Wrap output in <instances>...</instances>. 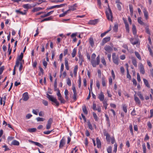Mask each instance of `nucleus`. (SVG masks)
Instances as JSON below:
<instances>
[{
  "label": "nucleus",
  "instance_id": "f257e3e1",
  "mask_svg": "<svg viewBox=\"0 0 153 153\" xmlns=\"http://www.w3.org/2000/svg\"><path fill=\"white\" fill-rule=\"evenodd\" d=\"M108 9L106 11V14L107 19L109 20L112 21L113 15L109 5H108Z\"/></svg>",
  "mask_w": 153,
  "mask_h": 153
},
{
  "label": "nucleus",
  "instance_id": "f03ea898",
  "mask_svg": "<svg viewBox=\"0 0 153 153\" xmlns=\"http://www.w3.org/2000/svg\"><path fill=\"white\" fill-rule=\"evenodd\" d=\"M47 97L51 101L56 104V106H58L59 105V103L57 101V99L53 97L51 95H50L48 94H47Z\"/></svg>",
  "mask_w": 153,
  "mask_h": 153
},
{
  "label": "nucleus",
  "instance_id": "7ed1b4c3",
  "mask_svg": "<svg viewBox=\"0 0 153 153\" xmlns=\"http://www.w3.org/2000/svg\"><path fill=\"white\" fill-rule=\"evenodd\" d=\"M100 57L99 55H98L96 58V60L95 59L91 60V64L94 67H95L97 65H99L100 62Z\"/></svg>",
  "mask_w": 153,
  "mask_h": 153
},
{
  "label": "nucleus",
  "instance_id": "20e7f679",
  "mask_svg": "<svg viewBox=\"0 0 153 153\" xmlns=\"http://www.w3.org/2000/svg\"><path fill=\"white\" fill-rule=\"evenodd\" d=\"M112 57L113 62L116 65H118L119 63L118 56H116L115 53H114L112 54Z\"/></svg>",
  "mask_w": 153,
  "mask_h": 153
},
{
  "label": "nucleus",
  "instance_id": "39448f33",
  "mask_svg": "<svg viewBox=\"0 0 153 153\" xmlns=\"http://www.w3.org/2000/svg\"><path fill=\"white\" fill-rule=\"evenodd\" d=\"M110 39L111 38L110 36H108L103 38L102 39V42L101 43V45L102 46L105 43L109 41Z\"/></svg>",
  "mask_w": 153,
  "mask_h": 153
},
{
  "label": "nucleus",
  "instance_id": "423d86ee",
  "mask_svg": "<svg viewBox=\"0 0 153 153\" xmlns=\"http://www.w3.org/2000/svg\"><path fill=\"white\" fill-rule=\"evenodd\" d=\"M53 120L52 118H50L48 121V123L46 126V129H49L51 128V125L53 122Z\"/></svg>",
  "mask_w": 153,
  "mask_h": 153
},
{
  "label": "nucleus",
  "instance_id": "0eeeda50",
  "mask_svg": "<svg viewBox=\"0 0 153 153\" xmlns=\"http://www.w3.org/2000/svg\"><path fill=\"white\" fill-rule=\"evenodd\" d=\"M66 4H62L60 5H56L52 6H51L48 8H47V9L50 10L53 9L55 8H59L65 6Z\"/></svg>",
  "mask_w": 153,
  "mask_h": 153
},
{
  "label": "nucleus",
  "instance_id": "6e6552de",
  "mask_svg": "<svg viewBox=\"0 0 153 153\" xmlns=\"http://www.w3.org/2000/svg\"><path fill=\"white\" fill-rule=\"evenodd\" d=\"M104 49L105 51L108 53H111L113 51V48L109 45H105Z\"/></svg>",
  "mask_w": 153,
  "mask_h": 153
},
{
  "label": "nucleus",
  "instance_id": "1a4fd4ad",
  "mask_svg": "<svg viewBox=\"0 0 153 153\" xmlns=\"http://www.w3.org/2000/svg\"><path fill=\"white\" fill-rule=\"evenodd\" d=\"M29 141L30 142L34 144L35 145L37 146H39V147H40L41 148H44V146H43L39 143L34 142V141H33L31 140H29Z\"/></svg>",
  "mask_w": 153,
  "mask_h": 153
},
{
  "label": "nucleus",
  "instance_id": "9d476101",
  "mask_svg": "<svg viewBox=\"0 0 153 153\" xmlns=\"http://www.w3.org/2000/svg\"><path fill=\"white\" fill-rule=\"evenodd\" d=\"M23 100L25 101H27L28 100L29 97L28 96L27 92H26L23 94Z\"/></svg>",
  "mask_w": 153,
  "mask_h": 153
},
{
  "label": "nucleus",
  "instance_id": "9b49d317",
  "mask_svg": "<svg viewBox=\"0 0 153 153\" xmlns=\"http://www.w3.org/2000/svg\"><path fill=\"white\" fill-rule=\"evenodd\" d=\"M65 144V139L63 137L62 139L60 140V143L59 146V148L60 149L62 148V147L64 146Z\"/></svg>",
  "mask_w": 153,
  "mask_h": 153
},
{
  "label": "nucleus",
  "instance_id": "f8f14e48",
  "mask_svg": "<svg viewBox=\"0 0 153 153\" xmlns=\"http://www.w3.org/2000/svg\"><path fill=\"white\" fill-rule=\"evenodd\" d=\"M99 22V19H97L94 20H90L89 22V24L91 25H95Z\"/></svg>",
  "mask_w": 153,
  "mask_h": 153
},
{
  "label": "nucleus",
  "instance_id": "ddd939ff",
  "mask_svg": "<svg viewBox=\"0 0 153 153\" xmlns=\"http://www.w3.org/2000/svg\"><path fill=\"white\" fill-rule=\"evenodd\" d=\"M140 72L141 73L144 74H145V70L143 65L142 63L140 64Z\"/></svg>",
  "mask_w": 153,
  "mask_h": 153
},
{
  "label": "nucleus",
  "instance_id": "4468645a",
  "mask_svg": "<svg viewBox=\"0 0 153 153\" xmlns=\"http://www.w3.org/2000/svg\"><path fill=\"white\" fill-rule=\"evenodd\" d=\"M98 98L101 101H103L104 99V96L102 92H101L100 94H99Z\"/></svg>",
  "mask_w": 153,
  "mask_h": 153
},
{
  "label": "nucleus",
  "instance_id": "2eb2a0df",
  "mask_svg": "<svg viewBox=\"0 0 153 153\" xmlns=\"http://www.w3.org/2000/svg\"><path fill=\"white\" fill-rule=\"evenodd\" d=\"M104 134L105 136H106V140L108 142H110V136L109 134L105 131L104 132Z\"/></svg>",
  "mask_w": 153,
  "mask_h": 153
},
{
  "label": "nucleus",
  "instance_id": "dca6fc26",
  "mask_svg": "<svg viewBox=\"0 0 153 153\" xmlns=\"http://www.w3.org/2000/svg\"><path fill=\"white\" fill-rule=\"evenodd\" d=\"M22 7L24 8L27 9H31L32 8L31 5L28 4H23L22 5Z\"/></svg>",
  "mask_w": 153,
  "mask_h": 153
},
{
  "label": "nucleus",
  "instance_id": "f3484780",
  "mask_svg": "<svg viewBox=\"0 0 153 153\" xmlns=\"http://www.w3.org/2000/svg\"><path fill=\"white\" fill-rule=\"evenodd\" d=\"M53 11H51L50 12H48L47 14L41 16V17L42 18H43L47 16H49L51 14H52L53 13Z\"/></svg>",
  "mask_w": 153,
  "mask_h": 153
},
{
  "label": "nucleus",
  "instance_id": "a211bd4d",
  "mask_svg": "<svg viewBox=\"0 0 153 153\" xmlns=\"http://www.w3.org/2000/svg\"><path fill=\"white\" fill-rule=\"evenodd\" d=\"M97 144L98 148H100L101 147V142L100 140L97 137L96 138Z\"/></svg>",
  "mask_w": 153,
  "mask_h": 153
},
{
  "label": "nucleus",
  "instance_id": "6ab92c4d",
  "mask_svg": "<svg viewBox=\"0 0 153 153\" xmlns=\"http://www.w3.org/2000/svg\"><path fill=\"white\" fill-rule=\"evenodd\" d=\"M144 16L146 19H148V12L146 9H144L143 11Z\"/></svg>",
  "mask_w": 153,
  "mask_h": 153
},
{
  "label": "nucleus",
  "instance_id": "aec40b11",
  "mask_svg": "<svg viewBox=\"0 0 153 153\" xmlns=\"http://www.w3.org/2000/svg\"><path fill=\"white\" fill-rule=\"evenodd\" d=\"M132 30L133 34L134 35H136L137 33V30L136 26L134 25H132Z\"/></svg>",
  "mask_w": 153,
  "mask_h": 153
},
{
  "label": "nucleus",
  "instance_id": "412c9836",
  "mask_svg": "<svg viewBox=\"0 0 153 153\" xmlns=\"http://www.w3.org/2000/svg\"><path fill=\"white\" fill-rule=\"evenodd\" d=\"M19 142L16 140H13L12 143L11 144L15 146H19Z\"/></svg>",
  "mask_w": 153,
  "mask_h": 153
},
{
  "label": "nucleus",
  "instance_id": "4be33fe9",
  "mask_svg": "<svg viewBox=\"0 0 153 153\" xmlns=\"http://www.w3.org/2000/svg\"><path fill=\"white\" fill-rule=\"evenodd\" d=\"M77 7V4H75L74 5L71 6L69 7V8H70L71 10H76V7Z\"/></svg>",
  "mask_w": 153,
  "mask_h": 153
},
{
  "label": "nucleus",
  "instance_id": "5701e85b",
  "mask_svg": "<svg viewBox=\"0 0 153 153\" xmlns=\"http://www.w3.org/2000/svg\"><path fill=\"white\" fill-rule=\"evenodd\" d=\"M52 19H53L52 16H50L48 18L44 19H43L41 21V22H42L44 21H49V20H51Z\"/></svg>",
  "mask_w": 153,
  "mask_h": 153
},
{
  "label": "nucleus",
  "instance_id": "b1692460",
  "mask_svg": "<svg viewBox=\"0 0 153 153\" xmlns=\"http://www.w3.org/2000/svg\"><path fill=\"white\" fill-rule=\"evenodd\" d=\"M89 42L91 47H93L94 45V43L93 39L91 37L89 39Z\"/></svg>",
  "mask_w": 153,
  "mask_h": 153
},
{
  "label": "nucleus",
  "instance_id": "393cba45",
  "mask_svg": "<svg viewBox=\"0 0 153 153\" xmlns=\"http://www.w3.org/2000/svg\"><path fill=\"white\" fill-rule=\"evenodd\" d=\"M143 80L145 85L147 87L149 88L150 86L148 83V80L145 79H143Z\"/></svg>",
  "mask_w": 153,
  "mask_h": 153
},
{
  "label": "nucleus",
  "instance_id": "a878e982",
  "mask_svg": "<svg viewBox=\"0 0 153 153\" xmlns=\"http://www.w3.org/2000/svg\"><path fill=\"white\" fill-rule=\"evenodd\" d=\"M132 62L133 65L135 67H137V63L136 59L135 58H132Z\"/></svg>",
  "mask_w": 153,
  "mask_h": 153
},
{
  "label": "nucleus",
  "instance_id": "bb28decb",
  "mask_svg": "<svg viewBox=\"0 0 153 153\" xmlns=\"http://www.w3.org/2000/svg\"><path fill=\"white\" fill-rule=\"evenodd\" d=\"M64 64L63 63H62L61 64V69L60 70V77H61L62 75V72L64 70Z\"/></svg>",
  "mask_w": 153,
  "mask_h": 153
},
{
  "label": "nucleus",
  "instance_id": "cd10ccee",
  "mask_svg": "<svg viewBox=\"0 0 153 153\" xmlns=\"http://www.w3.org/2000/svg\"><path fill=\"white\" fill-rule=\"evenodd\" d=\"M137 95L142 100H144V98L140 92H139L137 93Z\"/></svg>",
  "mask_w": 153,
  "mask_h": 153
},
{
  "label": "nucleus",
  "instance_id": "c85d7f7f",
  "mask_svg": "<svg viewBox=\"0 0 153 153\" xmlns=\"http://www.w3.org/2000/svg\"><path fill=\"white\" fill-rule=\"evenodd\" d=\"M82 109L83 111L85 114H88V111L87 110L86 107L85 105L82 106Z\"/></svg>",
  "mask_w": 153,
  "mask_h": 153
},
{
  "label": "nucleus",
  "instance_id": "c756f323",
  "mask_svg": "<svg viewBox=\"0 0 153 153\" xmlns=\"http://www.w3.org/2000/svg\"><path fill=\"white\" fill-rule=\"evenodd\" d=\"M137 21L140 24L143 25H144V23L141 20V18L140 17L138 18Z\"/></svg>",
  "mask_w": 153,
  "mask_h": 153
},
{
  "label": "nucleus",
  "instance_id": "7c9ffc66",
  "mask_svg": "<svg viewBox=\"0 0 153 153\" xmlns=\"http://www.w3.org/2000/svg\"><path fill=\"white\" fill-rule=\"evenodd\" d=\"M102 85L103 86H105L106 85V82L105 78L104 77H102Z\"/></svg>",
  "mask_w": 153,
  "mask_h": 153
},
{
  "label": "nucleus",
  "instance_id": "2f4dec72",
  "mask_svg": "<svg viewBox=\"0 0 153 153\" xmlns=\"http://www.w3.org/2000/svg\"><path fill=\"white\" fill-rule=\"evenodd\" d=\"M76 49L75 48H74L73 50V52H72V53H71L72 57H74L76 55Z\"/></svg>",
  "mask_w": 153,
  "mask_h": 153
},
{
  "label": "nucleus",
  "instance_id": "473e14b6",
  "mask_svg": "<svg viewBox=\"0 0 153 153\" xmlns=\"http://www.w3.org/2000/svg\"><path fill=\"white\" fill-rule=\"evenodd\" d=\"M134 100L136 102L138 103L139 104L140 103V100L139 98L135 96V95L134 96Z\"/></svg>",
  "mask_w": 153,
  "mask_h": 153
},
{
  "label": "nucleus",
  "instance_id": "72a5a7b5",
  "mask_svg": "<svg viewBox=\"0 0 153 153\" xmlns=\"http://www.w3.org/2000/svg\"><path fill=\"white\" fill-rule=\"evenodd\" d=\"M133 40H134V39L133 38H131L130 39V41L132 45H136L138 43V41H136L135 42H134Z\"/></svg>",
  "mask_w": 153,
  "mask_h": 153
},
{
  "label": "nucleus",
  "instance_id": "f704fd0d",
  "mask_svg": "<svg viewBox=\"0 0 153 153\" xmlns=\"http://www.w3.org/2000/svg\"><path fill=\"white\" fill-rule=\"evenodd\" d=\"M57 79H56L54 81V91H56L57 89H58V88H57Z\"/></svg>",
  "mask_w": 153,
  "mask_h": 153
},
{
  "label": "nucleus",
  "instance_id": "c9c22d12",
  "mask_svg": "<svg viewBox=\"0 0 153 153\" xmlns=\"http://www.w3.org/2000/svg\"><path fill=\"white\" fill-rule=\"evenodd\" d=\"M28 130L30 132H33L36 131V129L35 128H29L28 129Z\"/></svg>",
  "mask_w": 153,
  "mask_h": 153
},
{
  "label": "nucleus",
  "instance_id": "e433bc0d",
  "mask_svg": "<svg viewBox=\"0 0 153 153\" xmlns=\"http://www.w3.org/2000/svg\"><path fill=\"white\" fill-rule=\"evenodd\" d=\"M101 62L103 64V65L106 66V63L105 60V58L104 57H102L101 59Z\"/></svg>",
  "mask_w": 153,
  "mask_h": 153
},
{
  "label": "nucleus",
  "instance_id": "4c0bfd02",
  "mask_svg": "<svg viewBox=\"0 0 153 153\" xmlns=\"http://www.w3.org/2000/svg\"><path fill=\"white\" fill-rule=\"evenodd\" d=\"M118 28V25L117 24H115L114 25V27H113V30L115 32L117 31Z\"/></svg>",
  "mask_w": 153,
  "mask_h": 153
},
{
  "label": "nucleus",
  "instance_id": "58836bf2",
  "mask_svg": "<svg viewBox=\"0 0 153 153\" xmlns=\"http://www.w3.org/2000/svg\"><path fill=\"white\" fill-rule=\"evenodd\" d=\"M135 54L136 56L139 60H141V58L140 56V55L138 52H135Z\"/></svg>",
  "mask_w": 153,
  "mask_h": 153
},
{
  "label": "nucleus",
  "instance_id": "ea45409f",
  "mask_svg": "<svg viewBox=\"0 0 153 153\" xmlns=\"http://www.w3.org/2000/svg\"><path fill=\"white\" fill-rule=\"evenodd\" d=\"M78 69V66L76 65L74 67V74L75 75H76L77 74V71Z\"/></svg>",
  "mask_w": 153,
  "mask_h": 153
},
{
  "label": "nucleus",
  "instance_id": "a19ab883",
  "mask_svg": "<svg viewBox=\"0 0 153 153\" xmlns=\"http://www.w3.org/2000/svg\"><path fill=\"white\" fill-rule=\"evenodd\" d=\"M36 120L38 122L43 121L45 120V119L44 118L38 117L36 118Z\"/></svg>",
  "mask_w": 153,
  "mask_h": 153
},
{
  "label": "nucleus",
  "instance_id": "79ce46f5",
  "mask_svg": "<svg viewBox=\"0 0 153 153\" xmlns=\"http://www.w3.org/2000/svg\"><path fill=\"white\" fill-rule=\"evenodd\" d=\"M67 83L69 86L71 85V80L69 78H68L67 79Z\"/></svg>",
  "mask_w": 153,
  "mask_h": 153
},
{
  "label": "nucleus",
  "instance_id": "37998d69",
  "mask_svg": "<svg viewBox=\"0 0 153 153\" xmlns=\"http://www.w3.org/2000/svg\"><path fill=\"white\" fill-rule=\"evenodd\" d=\"M143 153H146V147L145 144L143 143Z\"/></svg>",
  "mask_w": 153,
  "mask_h": 153
},
{
  "label": "nucleus",
  "instance_id": "c03bdc74",
  "mask_svg": "<svg viewBox=\"0 0 153 153\" xmlns=\"http://www.w3.org/2000/svg\"><path fill=\"white\" fill-rule=\"evenodd\" d=\"M127 77L130 80L131 79V76H130L128 69H127Z\"/></svg>",
  "mask_w": 153,
  "mask_h": 153
},
{
  "label": "nucleus",
  "instance_id": "a18cd8bd",
  "mask_svg": "<svg viewBox=\"0 0 153 153\" xmlns=\"http://www.w3.org/2000/svg\"><path fill=\"white\" fill-rule=\"evenodd\" d=\"M145 29L146 31V33H147L149 35H150L151 33L148 27H146Z\"/></svg>",
  "mask_w": 153,
  "mask_h": 153
},
{
  "label": "nucleus",
  "instance_id": "49530a36",
  "mask_svg": "<svg viewBox=\"0 0 153 153\" xmlns=\"http://www.w3.org/2000/svg\"><path fill=\"white\" fill-rule=\"evenodd\" d=\"M123 110L126 113L127 112V106L125 105H123Z\"/></svg>",
  "mask_w": 153,
  "mask_h": 153
},
{
  "label": "nucleus",
  "instance_id": "de8ad7c7",
  "mask_svg": "<svg viewBox=\"0 0 153 153\" xmlns=\"http://www.w3.org/2000/svg\"><path fill=\"white\" fill-rule=\"evenodd\" d=\"M4 69V66H3L0 68V75L1 74Z\"/></svg>",
  "mask_w": 153,
  "mask_h": 153
},
{
  "label": "nucleus",
  "instance_id": "09e8293b",
  "mask_svg": "<svg viewBox=\"0 0 153 153\" xmlns=\"http://www.w3.org/2000/svg\"><path fill=\"white\" fill-rule=\"evenodd\" d=\"M148 50L149 51L150 54V55L152 56H153V53L152 52V50L150 48L149 45V47H148Z\"/></svg>",
  "mask_w": 153,
  "mask_h": 153
},
{
  "label": "nucleus",
  "instance_id": "8fccbe9b",
  "mask_svg": "<svg viewBox=\"0 0 153 153\" xmlns=\"http://www.w3.org/2000/svg\"><path fill=\"white\" fill-rule=\"evenodd\" d=\"M125 26L126 31L129 32V28L128 24H127L126 25H125Z\"/></svg>",
  "mask_w": 153,
  "mask_h": 153
},
{
  "label": "nucleus",
  "instance_id": "3c124183",
  "mask_svg": "<svg viewBox=\"0 0 153 153\" xmlns=\"http://www.w3.org/2000/svg\"><path fill=\"white\" fill-rule=\"evenodd\" d=\"M107 151L108 153H111L112 148L111 146H109L108 148L107 149Z\"/></svg>",
  "mask_w": 153,
  "mask_h": 153
},
{
  "label": "nucleus",
  "instance_id": "603ef678",
  "mask_svg": "<svg viewBox=\"0 0 153 153\" xmlns=\"http://www.w3.org/2000/svg\"><path fill=\"white\" fill-rule=\"evenodd\" d=\"M88 126L89 129L92 130L93 129V128L92 125H91L90 122L88 121Z\"/></svg>",
  "mask_w": 153,
  "mask_h": 153
},
{
  "label": "nucleus",
  "instance_id": "864d4df0",
  "mask_svg": "<svg viewBox=\"0 0 153 153\" xmlns=\"http://www.w3.org/2000/svg\"><path fill=\"white\" fill-rule=\"evenodd\" d=\"M43 64L44 66L46 68L48 63L47 62L45 61V59L43 60Z\"/></svg>",
  "mask_w": 153,
  "mask_h": 153
},
{
  "label": "nucleus",
  "instance_id": "5fc2aeb1",
  "mask_svg": "<svg viewBox=\"0 0 153 153\" xmlns=\"http://www.w3.org/2000/svg\"><path fill=\"white\" fill-rule=\"evenodd\" d=\"M32 112L33 114L35 115H37L38 112H39V110L37 109L36 110L33 109Z\"/></svg>",
  "mask_w": 153,
  "mask_h": 153
},
{
  "label": "nucleus",
  "instance_id": "6e6d98bb",
  "mask_svg": "<svg viewBox=\"0 0 153 153\" xmlns=\"http://www.w3.org/2000/svg\"><path fill=\"white\" fill-rule=\"evenodd\" d=\"M121 4L120 3H118L117 4V8L118 10L120 11L121 10Z\"/></svg>",
  "mask_w": 153,
  "mask_h": 153
},
{
  "label": "nucleus",
  "instance_id": "4d7b16f0",
  "mask_svg": "<svg viewBox=\"0 0 153 153\" xmlns=\"http://www.w3.org/2000/svg\"><path fill=\"white\" fill-rule=\"evenodd\" d=\"M76 96H77V93H74L73 99H74V101H76Z\"/></svg>",
  "mask_w": 153,
  "mask_h": 153
},
{
  "label": "nucleus",
  "instance_id": "13d9d810",
  "mask_svg": "<svg viewBox=\"0 0 153 153\" xmlns=\"http://www.w3.org/2000/svg\"><path fill=\"white\" fill-rule=\"evenodd\" d=\"M103 106L104 107L105 109H106L107 108V106L108 105V104L105 101H103Z\"/></svg>",
  "mask_w": 153,
  "mask_h": 153
},
{
  "label": "nucleus",
  "instance_id": "bf43d9fd",
  "mask_svg": "<svg viewBox=\"0 0 153 153\" xmlns=\"http://www.w3.org/2000/svg\"><path fill=\"white\" fill-rule=\"evenodd\" d=\"M81 85V79L80 76H79V79L78 80V87L80 88Z\"/></svg>",
  "mask_w": 153,
  "mask_h": 153
},
{
  "label": "nucleus",
  "instance_id": "052dcab7",
  "mask_svg": "<svg viewBox=\"0 0 153 153\" xmlns=\"http://www.w3.org/2000/svg\"><path fill=\"white\" fill-rule=\"evenodd\" d=\"M96 57V55L95 53H93L92 54L91 56V60H93L95 59V57Z\"/></svg>",
  "mask_w": 153,
  "mask_h": 153
},
{
  "label": "nucleus",
  "instance_id": "680f3d73",
  "mask_svg": "<svg viewBox=\"0 0 153 153\" xmlns=\"http://www.w3.org/2000/svg\"><path fill=\"white\" fill-rule=\"evenodd\" d=\"M114 149L113 150V151L115 152H116L117 151V144L115 143L114 145Z\"/></svg>",
  "mask_w": 153,
  "mask_h": 153
},
{
  "label": "nucleus",
  "instance_id": "e2e57ef3",
  "mask_svg": "<svg viewBox=\"0 0 153 153\" xmlns=\"http://www.w3.org/2000/svg\"><path fill=\"white\" fill-rule=\"evenodd\" d=\"M129 129L130 131L132 134H133L132 126V125H131L129 126Z\"/></svg>",
  "mask_w": 153,
  "mask_h": 153
},
{
  "label": "nucleus",
  "instance_id": "0e129e2a",
  "mask_svg": "<svg viewBox=\"0 0 153 153\" xmlns=\"http://www.w3.org/2000/svg\"><path fill=\"white\" fill-rule=\"evenodd\" d=\"M14 138V137L12 136H9L7 138V141L9 142Z\"/></svg>",
  "mask_w": 153,
  "mask_h": 153
},
{
  "label": "nucleus",
  "instance_id": "69168bd1",
  "mask_svg": "<svg viewBox=\"0 0 153 153\" xmlns=\"http://www.w3.org/2000/svg\"><path fill=\"white\" fill-rule=\"evenodd\" d=\"M97 2L99 7L100 8H101V0H97Z\"/></svg>",
  "mask_w": 153,
  "mask_h": 153
},
{
  "label": "nucleus",
  "instance_id": "338daca9",
  "mask_svg": "<svg viewBox=\"0 0 153 153\" xmlns=\"http://www.w3.org/2000/svg\"><path fill=\"white\" fill-rule=\"evenodd\" d=\"M92 108L94 110H97V108L96 107V104L93 103V104Z\"/></svg>",
  "mask_w": 153,
  "mask_h": 153
},
{
  "label": "nucleus",
  "instance_id": "774afa93",
  "mask_svg": "<svg viewBox=\"0 0 153 153\" xmlns=\"http://www.w3.org/2000/svg\"><path fill=\"white\" fill-rule=\"evenodd\" d=\"M137 80L138 82H140V76L139 73L137 74Z\"/></svg>",
  "mask_w": 153,
  "mask_h": 153
}]
</instances>
